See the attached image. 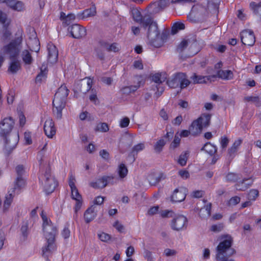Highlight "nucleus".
I'll return each instance as SVG.
<instances>
[{"mask_svg":"<svg viewBox=\"0 0 261 261\" xmlns=\"http://www.w3.org/2000/svg\"><path fill=\"white\" fill-rule=\"evenodd\" d=\"M141 25L144 29L147 30V36L149 43L156 48L162 46L167 36L164 33L160 34L156 22L150 17H144Z\"/></svg>","mask_w":261,"mask_h":261,"instance_id":"f257e3e1","label":"nucleus"},{"mask_svg":"<svg viewBox=\"0 0 261 261\" xmlns=\"http://www.w3.org/2000/svg\"><path fill=\"white\" fill-rule=\"evenodd\" d=\"M41 217L43 221V230L45 237L47 240V246L42 248V254L47 256L48 254L51 253L56 249L55 244V237L57 233V229L51 221L48 219L47 216L42 212Z\"/></svg>","mask_w":261,"mask_h":261,"instance_id":"f03ea898","label":"nucleus"},{"mask_svg":"<svg viewBox=\"0 0 261 261\" xmlns=\"http://www.w3.org/2000/svg\"><path fill=\"white\" fill-rule=\"evenodd\" d=\"M222 241L217 247L216 259L217 261H236L228 257L235 253V250L231 248L232 243V237L228 234L222 236Z\"/></svg>","mask_w":261,"mask_h":261,"instance_id":"7ed1b4c3","label":"nucleus"},{"mask_svg":"<svg viewBox=\"0 0 261 261\" xmlns=\"http://www.w3.org/2000/svg\"><path fill=\"white\" fill-rule=\"evenodd\" d=\"M39 180L47 194L53 192L57 186V182L51 175L49 167H47L45 172L40 175Z\"/></svg>","mask_w":261,"mask_h":261,"instance_id":"20e7f679","label":"nucleus"},{"mask_svg":"<svg viewBox=\"0 0 261 261\" xmlns=\"http://www.w3.org/2000/svg\"><path fill=\"white\" fill-rule=\"evenodd\" d=\"M22 38L18 37L9 44L4 46L2 50L4 55H8L10 59H15L21 48Z\"/></svg>","mask_w":261,"mask_h":261,"instance_id":"39448f33","label":"nucleus"},{"mask_svg":"<svg viewBox=\"0 0 261 261\" xmlns=\"http://www.w3.org/2000/svg\"><path fill=\"white\" fill-rule=\"evenodd\" d=\"M190 83L186 75L182 72L173 74L170 80L167 82V85L172 88H180L184 89Z\"/></svg>","mask_w":261,"mask_h":261,"instance_id":"423d86ee","label":"nucleus"},{"mask_svg":"<svg viewBox=\"0 0 261 261\" xmlns=\"http://www.w3.org/2000/svg\"><path fill=\"white\" fill-rule=\"evenodd\" d=\"M14 124V121L11 117H6L0 122V135L7 136L12 131Z\"/></svg>","mask_w":261,"mask_h":261,"instance_id":"0eeeda50","label":"nucleus"},{"mask_svg":"<svg viewBox=\"0 0 261 261\" xmlns=\"http://www.w3.org/2000/svg\"><path fill=\"white\" fill-rule=\"evenodd\" d=\"M66 100L60 97L54 96L53 101V111L54 115L57 119H61L62 116V110L65 108Z\"/></svg>","mask_w":261,"mask_h":261,"instance_id":"6e6552de","label":"nucleus"},{"mask_svg":"<svg viewBox=\"0 0 261 261\" xmlns=\"http://www.w3.org/2000/svg\"><path fill=\"white\" fill-rule=\"evenodd\" d=\"M206 12V9L199 5L194 6L188 16V18L192 21H198L203 17Z\"/></svg>","mask_w":261,"mask_h":261,"instance_id":"1a4fd4ad","label":"nucleus"},{"mask_svg":"<svg viewBox=\"0 0 261 261\" xmlns=\"http://www.w3.org/2000/svg\"><path fill=\"white\" fill-rule=\"evenodd\" d=\"M18 141V135L15 134L5 137V150L7 155L10 154L13 150L15 148Z\"/></svg>","mask_w":261,"mask_h":261,"instance_id":"9d476101","label":"nucleus"},{"mask_svg":"<svg viewBox=\"0 0 261 261\" xmlns=\"http://www.w3.org/2000/svg\"><path fill=\"white\" fill-rule=\"evenodd\" d=\"M72 37L76 39H80L86 35V30L83 27L78 24H74L68 29Z\"/></svg>","mask_w":261,"mask_h":261,"instance_id":"9b49d317","label":"nucleus"},{"mask_svg":"<svg viewBox=\"0 0 261 261\" xmlns=\"http://www.w3.org/2000/svg\"><path fill=\"white\" fill-rule=\"evenodd\" d=\"M242 42L246 45L252 46L255 41L253 32L251 30H246L241 33Z\"/></svg>","mask_w":261,"mask_h":261,"instance_id":"f8f14e48","label":"nucleus"},{"mask_svg":"<svg viewBox=\"0 0 261 261\" xmlns=\"http://www.w3.org/2000/svg\"><path fill=\"white\" fill-rule=\"evenodd\" d=\"M188 190L186 188L180 187L174 190L171 196V200L173 202H180L185 200Z\"/></svg>","mask_w":261,"mask_h":261,"instance_id":"ddd939ff","label":"nucleus"},{"mask_svg":"<svg viewBox=\"0 0 261 261\" xmlns=\"http://www.w3.org/2000/svg\"><path fill=\"white\" fill-rule=\"evenodd\" d=\"M187 221L186 217L182 215L177 216L173 219L171 224V228L174 230L179 231L184 228Z\"/></svg>","mask_w":261,"mask_h":261,"instance_id":"4468645a","label":"nucleus"},{"mask_svg":"<svg viewBox=\"0 0 261 261\" xmlns=\"http://www.w3.org/2000/svg\"><path fill=\"white\" fill-rule=\"evenodd\" d=\"M44 131L45 135L50 138L56 134V129L55 127L54 122L50 117L46 119L44 125Z\"/></svg>","mask_w":261,"mask_h":261,"instance_id":"2eb2a0df","label":"nucleus"},{"mask_svg":"<svg viewBox=\"0 0 261 261\" xmlns=\"http://www.w3.org/2000/svg\"><path fill=\"white\" fill-rule=\"evenodd\" d=\"M0 3H5L13 10L21 11L24 9V4L21 1H16V0H0Z\"/></svg>","mask_w":261,"mask_h":261,"instance_id":"dca6fc26","label":"nucleus"},{"mask_svg":"<svg viewBox=\"0 0 261 261\" xmlns=\"http://www.w3.org/2000/svg\"><path fill=\"white\" fill-rule=\"evenodd\" d=\"M48 50V60L51 63H56L58 60V51L56 46L48 43L47 46Z\"/></svg>","mask_w":261,"mask_h":261,"instance_id":"f3484780","label":"nucleus"},{"mask_svg":"<svg viewBox=\"0 0 261 261\" xmlns=\"http://www.w3.org/2000/svg\"><path fill=\"white\" fill-rule=\"evenodd\" d=\"M97 206L92 205L86 211L84 219L86 223H89L96 217L97 212Z\"/></svg>","mask_w":261,"mask_h":261,"instance_id":"a211bd4d","label":"nucleus"},{"mask_svg":"<svg viewBox=\"0 0 261 261\" xmlns=\"http://www.w3.org/2000/svg\"><path fill=\"white\" fill-rule=\"evenodd\" d=\"M71 197L73 199L76 201V203L74 207V211L75 213H77V212L81 208L82 206V196L79 194L76 188L71 189Z\"/></svg>","mask_w":261,"mask_h":261,"instance_id":"6ab92c4d","label":"nucleus"},{"mask_svg":"<svg viewBox=\"0 0 261 261\" xmlns=\"http://www.w3.org/2000/svg\"><path fill=\"white\" fill-rule=\"evenodd\" d=\"M27 45L30 49L32 51L38 52L40 49V43L39 40L35 34L33 38H30L28 40Z\"/></svg>","mask_w":261,"mask_h":261,"instance_id":"aec40b11","label":"nucleus"},{"mask_svg":"<svg viewBox=\"0 0 261 261\" xmlns=\"http://www.w3.org/2000/svg\"><path fill=\"white\" fill-rule=\"evenodd\" d=\"M101 46L104 47L106 51L108 52H117L120 50V46L117 43H109L107 41H103Z\"/></svg>","mask_w":261,"mask_h":261,"instance_id":"412c9836","label":"nucleus"},{"mask_svg":"<svg viewBox=\"0 0 261 261\" xmlns=\"http://www.w3.org/2000/svg\"><path fill=\"white\" fill-rule=\"evenodd\" d=\"M203 128L200 125L198 119L194 121L190 126V130L191 134L195 136L200 134Z\"/></svg>","mask_w":261,"mask_h":261,"instance_id":"4be33fe9","label":"nucleus"},{"mask_svg":"<svg viewBox=\"0 0 261 261\" xmlns=\"http://www.w3.org/2000/svg\"><path fill=\"white\" fill-rule=\"evenodd\" d=\"M216 76H202L198 75L195 73L191 77L194 84H202L205 83L207 81L211 80L212 77H215Z\"/></svg>","mask_w":261,"mask_h":261,"instance_id":"5701e85b","label":"nucleus"},{"mask_svg":"<svg viewBox=\"0 0 261 261\" xmlns=\"http://www.w3.org/2000/svg\"><path fill=\"white\" fill-rule=\"evenodd\" d=\"M60 19L62 21L63 23L66 25H69L72 22H73L75 19V16L74 14L70 13L68 15H66L64 12H61L60 13Z\"/></svg>","mask_w":261,"mask_h":261,"instance_id":"b1692460","label":"nucleus"},{"mask_svg":"<svg viewBox=\"0 0 261 261\" xmlns=\"http://www.w3.org/2000/svg\"><path fill=\"white\" fill-rule=\"evenodd\" d=\"M95 14V7H92L90 9L85 10L82 13L77 14V17L80 19H85L89 17L93 16Z\"/></svg>","mask_w":261,"mask_h":261,"instance_id":"393cba45","label":"nucleus"},{"mask_svg":"<svg viewBox=\"0 0 261 261\" xmlns=\"http://www.w3.org/2000/svg\"><path fill=\"white\" fill-rule=\"evenodd\" d=\"M69 90L66 86L62 85L60 86L57 92L55 93V96L60 97L64 100H66L67 97L69 94Z\"/></svg>","mask_w":261,"mask_h":261,"instance_id":"a878e982","label":"nucleus"},{"mask_svg":"<svg viewBox=\"0 0 261 261\" xmlns=\"http://www.w3.org/2000/svg\"><path fill=\"white\" fill-rule=\"evenodd\" d=\"M11 62L8 68V71L12 73H16L21 67L20 62L15 59H11Z\"/></svg>","mask_w":261,"mask_h":261,"instance_id":"bb28decb","label":"nucleus"},{"mask_svg":"<svg viewBox=\"0 0 261 261\" xmlns=\"http://www.w3.org/2000/svg\"><path fill=\"white\" fill-rule=\"evenodd\" d=\"M212 208L211 203H208L202 207L199 211V216L202 218H208L211 215Z\"/></svg>","mask_w":261,"mask_h":261,"instance_id":"cd10ccee","label":"nucleus"},{"mask_svg":"<svg viewBox=\"0 0 261 261\" xmlns=\"http://www.w3.org/2000/svg\"><path fill=\"white\" fill-rule=\"evenodd\" d=\"M167 79V74L165 72L157 73L152 76V81L156 84H162L166 81Z\"/></svg>","mask_w":261,"mask_h":261,"instance_id":"c85d7f7f","label":"nucleus"},{"mask_svg":"<svg viewBox=\"0 0 261 261\" xmlns=\"http://www.w3.org/2000/svg\"><path fill=\"white\" fill-rule=\"evenodd\" d=\"M217 75L219 77L223 80H230L233 78V73L231 70H220L218 71Z\"/></svg>","mask_w":261,"mask_h":261,"instance_id":"c756f323","label":"nucleus"},{"mask_svg":"<svg viewBox=\"0 0 261 261\" xmlns=\"http://www.w3.org/2000/svg\"><path fill=\"white\" fill-rule=\"evenodd\" d=\"M24 185L25 181L22 177H17L14 182V188L12 189L11 191L14 193L16 191H19L24 186Z\"/></svg>","mask_w":261,"mask_h":261,"instance_id":"7c9ffc66","label":"nucleus"},{"mask_svg":"<svg viewBox=\"0 0 261 261\" xmlns=\"http://www.w3.org/2000/svg\"><path fill=\"white\" fill-rule=\"evenodd\" d=\"M248 179H243L242 181L238 182L235 185L236 189L238 191H245L248 189L252 184V181L250 180L249 182L247 181Z\"/></svg>","mask_w":261,"mask_h":261,"instance_id":"2f4dec72","label":"nucleus"},{"mask_svg":"<svg viewBox=\"0 0 261 261\" xmlns=\"http://www.w3.org/2000/svg\"><path fill=\"white\" fill-rule=\"evenodd\" d=\"M14 194L11 191H9V194L6 195V199L4 203V211L6 212L9 209L13 199Z\"/></svg>","mask_w":261,"mask_h":261,"instance_id":"473e14b6","label":"nucleus"},{"mask_svg":"<svg viewBox=\"0 0 261 261\" xmlns=\"http://www.w3.org/2000/svg\"><path fill=\"white\" fill-rule=\"evenodd\" d=\"M211 115L210 114H203L198 119L202 127H206L210 125Z\"/></svg>","mask_w":261,"mask_h":261,"instance_id":"72a5a7b5","label":"nucleus"},{"mask_svg":"<svg viewBox=\"0 0 261 261\" xmlns=\"http://www.w3.org/2000/svg\"><path fill=\"white\" fill-rule=\"evenodd\" d=\"M90 185L94 188H103L107 186L105 176L97 179L95 182H91Z\"/></svg>","mask_w":261,"mask_h":261,"instance_id":"f704fd0d","label":"nucleus"},{"mask_svg":"<svg viewBox=\"0 0 261 261\" xmlns=\"http://www.w3.org/2000/svg\"><path fill=\"white\" fill-rule=\"evenodd\" d=\"M201 150H205L211 155L215 154L217 152V147L210 142L205 143Z\"/></svg>","mask_w":261,"mask_h":261,"instance_id":"c9c22d12","label":"nucleus"},{"mask_svg":"<svg viewBox=\"0 0 261 261\" xmlns=\"http://www.w3.org/2000/svg\"><path fill=\"white\" fill-rule=\"evenodd\" d=\"M139 85L126 86L121 89V92L123 95H128L135 92L139 88Z\"/></svg>","mask_w":261,"mask_h":261,"instance_id":"e433bc0d","label":"nucleus"},{"mask_svg":"<svg viewBox=\"0 0 261 261\" xmlns=\"http://www.w3.org/2000/svg\"><path fill=\"white\" fill-rule=\"evenodd\" d=\"M103 41L99 42L97 46L95 49V51L97 56L101 60H103L105 58L104 51L106 50L105 48L101 46V43Z\"/></svg>","mask_w":261,"mask_h":261,"instance_id":"4c0bfd02","label":"nucleus"},{"mask_svg":"<svg viewBox=\"0 0 261 261\" xmlns=\"http://www.w3.org/2000/svg\"><path fill=\"white\" fill-rule=\"evenodd\" d=\"M148 8L151 14H156L162 11L157 2L150 4L148 6Z\"/></svg>","mask_w":261,"mask_h":261,"instance_id":"58836bf2","label":"nucleus"},{"mask_svg":"<svg viewBox=\"0 0 261 261\" xmlns=\"http://www.w3.org/2000/svg\"><path fill=\"white\" fill-rule=\"evenodd\" d=\"M47 72V67L45 65H42L40 68V72L38 74L36 78V82H41L46 77Z\"/></svg>","mask_w":261,"mask_h":261,"instance_id":"ea45409f","label":"nucleus"},{"mask_svg":"<svg viewBox=\"0 0 261 261\" xmlns=\"http://www.w3.org/2000/svg\"><path fill=\"white\" fill-rule=\"evenodd\" d=\"M21 57L23 61L26 64H31L32 63L33 59L30 53L28 50H24L22 51Z\"/></svg>","mask_w":261,"mask_h":261,"instance_id":"a19ab883","label":"nucleus"},{"mask_svg":"<svg viewBox=\"0 0 261 261\" xmlns=\"http://www.w3.org/2000/svg\"><path fill=\"white\" fill-rule=\"evenodd\" d=\"M132 15L134 20L141 24L144 17L143 18L141 12L137 9H133L132 11Z\"/></svg>","mask_w":261,"mask_h":261,"instance_id":"79ce46f5","label":"nucleus"},{"mask_svg":"<svg viewBox=\"0 0 261 261\" xmlns=\"http://www.w3.org/2000/svg\"><path fill=\"white\" fill-rule=\"evenodd\" d=\"M166 144V141L163 139L159 140L154 145V149L155 152H161L164 146Z\"/></svg>","mask_w":261,"mask_h":261,"instance_id":"37998d69","label":"nucleus"},{"mask_svg":"<svg viewBox=\"0 0 261 261\" xmlns=\"http://www.w3.org/2000/svg\"><path fill=\"white\" fill-rule=\"evenodd\" d=\"M95 132H107L109 130V127L107 123L105 122L99 123L94 129Z\"/></svg>","mask_w":261,"mask_h":261,"instance_id":"c03bdc74","label":"nucleus"},{"mask_svg":"<svg viewBox=\"0 0 261 261\" xmlns=\"http://www.w3.org/2000/svg\"><path fill=\"white\" fill-rule=\"evenodd\" d=\"M118 173L120 178H124L128 173L126 167L124 164H121L118 168Z\"/></svg>","mask_w":261,"mask_h":261,"instance_id":"a18cd8bd","label":"nucleus"},{"mask_svg":"<svg viewBox=\"0 0 261 261\" xmlns=\"http://www.w3.org/2000/svg\"><path fill=\"white\" fill-rule=\"evenodd\" d=\"M250 6L253 10L254 13L261 18V2L258 4L255 2H251Z\"/></svg>","mask_w":261,"mask_h":261,"instance_id":"49530a36","label":"nucleus"},{"mask_svg":"<svg viewBox=\"0 0 261 261\" xmlns=\"http://www.w3.org/2000/svg\"><path fill=\"white\" fill-rule=\"evenodd\" d=\"M189 152L188 151H185L182 152L179 156L178 163L179 164H180L181 166H185L187 161L189 155Z\"/></svg>","mask_w":261,"mask_h":261,"instance_id":"de8ad7c7","label":"nucleus"},{"mask_svg":"<svg viewBox=\"0 0 261 261\" xmlns=\"http://www.w3.org/2000/svg\"><path fill=\"white\" fill-rule=\"evenodd\" d=\"M185 26L183 23L176 22L172 27L171 32L172 34H175L179 30L185 29Z\"/></svg>","mask_w":261,"mask_h":261,"instance_id":"09e8293b","label":"nucleus"},{"mask_svg":"<svg viewBox=\"0 0 261 261\" xmlns=\"http://www.w3.org/2000/svg\"><path fill=\"white\" fill-rule=\"evenodd\" d=\"M239 179V175L234 173H228L225 176V180L228 182H236Z\"/></svg>","mask_w":261,"mask_h":261,"instance_id":"8fccbe9b","label":"nucleus"},{"mask_svg":"<svg viewBox=\"0 0 261 261\" xmlns=\"http://www.w3.org/2000/svg\"><path fill=\"white\" fill-rule=\"evenodd\" d=\"M229 142V139L225 136L221 137L220 140V147L222 150H225Z\"/></svg>","mask_w":261,"mask_h":261,"instance_id":"3c124183","label":"nucleus"},{"mask_svg":"<svg viewBox=\"0 0 261 261\" xmlns=\"http://www.w3.org/2000/svg\"><path fill=\"white\" fill-rule=\"evenodd\" d=\"M105 181L107 182V186L108 185H113L116 184L118 181V178L117 177L114 176H104Z\"/></svg>","mask_w":261,"mask_h":261,"instance_id":"603ef678","label":"nucleus"},{"mask_svg":"<svg viewBox=\"0 0 261 261\" xmlns=\"http://www.w3.org/2000/svg\"><path fill=\"white\" fill-rule=\"evenodd\" d=\"M0 23L4 25V27H6L9 24L7 14L2 11H0Z\"/></svg>","mask_w":261,"mask_h":261,"instance_id":"864d4df0","label":"nucleus"},{"mask_svg":"<svg viewBox=\"0 0 261 261\" xmlns=\"http://www.w3.org/2000/svg\"><path fill=\"white\" fill-rule=\"evenodd\" d=\"M258 196V191L255 189H252L250 191L248 195V199L251 201H254Z\"/></svg>","mask_w":261,"mask_h":261,"instance_id":"5fc2aeb1","label":"nucleus"},{"mask_svg":"<svg viewBox=\"0 0 261 261\" xmlns=\"http://www.w3.org/2000/svg\"><path fill=\"white\" fill-rule=\"evenodd\" d=\"M180 142V138L178 136L175 135L173 141L172 142V143L170 144V148L172 149H174L176 147H177Z\"/></svg>","mask_w":261,"mask_h":261,"instance_id":"6e6d98bb","label":"nucleus"},{"mask_svg":"<svg viewBox=\"0 0 261 261\" xmlns=\"http://www.w3.org/2000/svg\"><path fill=\"white\" fill-rule=\"evenodd\" d=\"M86 79V89L85 90L83 89V88L81 89V91L84 93H85L89 91L91 89L93 84L92 79H91L90 77H87Z\"/></svg>","mask_w":261,"mask_h":261,"instance_id":"4d7b16f0","label":"nucleus"},{"mask_svg":"<svg viewBox=\"0 0 261 261\" xmlns=\"http://www.w3.org/2000/svg\"><path fill=\"white\" fill-rule=\"evenodd\" d=\"M62 236L64 239H66L69 238L70 236V231L69 229V224H67L61 232Z\"/></svg>","mask_w":261,"mask_h":261,"instance_id":"13d9d810","label":"nucleus"},{"mask_svg":"<svg viewBox=\"0 0 261 261\" xmlns=\"http://www.w3.org/2000/svg\"><path fill=\"white\" fill-rule=\"evenodd\" d=\"M224 225L223 224L213 225L211 227V230L214 232H219L222 230Z\"/></svg>","mask_w":261,"mask_h":261,"instance_id":"bf43d9fd","label":"nucleus"},{"mask_svg":"<svg viewBox=\"0 0 261 261\" xmlns=\"http://www.w3.org/2000/svg\"><path fill=\"white\" fill-rule=\"evenodd\" d=\"M145 148V144L143 143H139L137 145L134 146L132 149V152L134 153L136 152L138 153V152L143 150Z\"/></svg>","mask_w":261,"mask_h":261,"instance_id":"052dcab7","label":"nucleus"},{"mask_svg":"<svg viewBox=\"0 0 261 261\" xmlns=\"http://www.w3.org/2000/svg\"><path fill=\"white\" fill-rule=\"evenodd\" d=\"M98 236L99 239L102 242H108L111 239L110 236L105 232H101Z\"/></svg>","mask_w":261,"mask_h":261,"instance_id":"680f3d73","label":"nucleus"},{"mask_svg":"<svg viewBox=\"0 0 261 261\" xmlns=\"http://www.w3.org/2000/svg\"><path fill=\"white\" fill-rule=\"evenodd\" d=\"M129 119L125 117L120 120L119 125L121 128L126 127L129 125Z\"/></svg>","mask_w":261,"mask_h":261,"instance_id":"e2e57ef3","label":"nucleus"},{"mask_svg":"<svg viewBox=\"0 0 261 261\" xmlns=\"http://www.w3.org/2000/svg\"><path fill=\"white\" fill-rule=\"evenodd\" d=\"M188 46V41L187 40H183L178 45L177 47L178 52H182Z\"/></svg>","mask_w":261,"mask_h":261,"instance_id":"0e129e2a","label":"nucleus"},{"mask_svg":"<svg viewBox=\"0 0 261 261\" xmlns=\"http://www.w3.org/2000/svg\"><path fill=\"white\" fill-rule=\"evenodd\" d=\"M16 172L17 174V177H22V175L25 172V169L22 165H18L16 167Z\"/></svg>","mask_w":261,"mask_h":261,"instance_id":"69168bd1","label":"nucleus"},{"mask_svg":"<svg viewBox=\"0 0 261 261\" xmlns=\"http://www.w3.org/2000/svg\"><path fill=\"white\" fill-rule=\"evenodd\" d=\"M220 3V0H207L208 7L213 6L214 9H218Z\"/></svg>","mask_w":261,"mask_h":261,"instance_id":"338daca9","label":"nucleus"},{"mask_svg":"<svg viewBox=\"0 0 261 261\" xmlns=\"http://www.w3.org/2000/svg\"><path fill=\"white\" fill-rule=\"evenodd\" d=\"M14 98V92L11 90L9 91L7 96V102L8 104H12L13 102Z\"/></svg>","mask_w":261,"mask_h":261,"instance_id":"774afa93","label":"nucleus"}]
</instances>
